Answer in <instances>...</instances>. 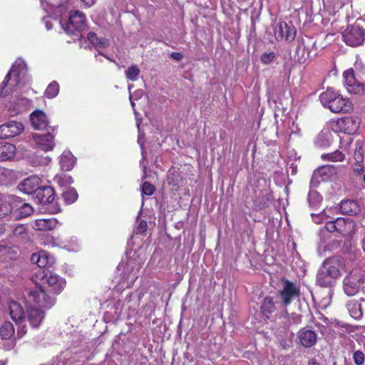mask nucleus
<instances>
[{"mask_svg": "<svg viewBox=\"0 0 365 365\" xmlns=\"http://www.w3.org/2000/svg\"><path fill=\"white\" fill-rule=\"evenodd\" d=\"M345 262L339 256H334L327 259L317 275V283L323 287H329L333 285L334 281L339 278L344 269Z\"/></svg>", "mask_w": 365, "mask_h": 365, "instance_id": "1", "label": "nucleus"}, {"mask_svg": "<svg viewBox=\"0 0 365 365\" xmlns=\"http://www.w3.org/2000/svg\"><path fill=\"white\" fill-rule=\"evenodd\" d=\"M325 229L329 232H336L344 237H348L355 232L356 225L349 218L338 217L335 220L327 222Z\"/></svg>", "mask_w": 365, "mask_h": 365, "instance_id": "2", "label": "nucleus"}, {"mask_svg": "<svg viewBox=\"0 0 365 365\" xmlns=\"http://www.w3.org/2000/svg\"><path fill=\"white\" fill-rule=\"evenodd\" d=\"M364 282L365 276L359 270L353 269L344 279V291L348 296H353L359 292Z\"/></svg>", "mask_w": 365, "mask_h": 365, "instance_id": "3", "label": "nucleus"}, {"mask_svg": "<svg viewBox=\"0 0 365 365\" xmlns=\"http://www.w3.org/2000/svg\"><path fill=\"white\" fill-rule=\"evenodd\" d=\"M344 42L351 46L362 44L365 38V31L358 25L348 26L342 34Z\"/></svg>", "mask_w": 365, "mask_h": 365, "instance_id": "4", "label": "nucleus"}, {"mask_svg": "<svg viewBox=\"0 0 365 365\" xmlns=\"http://www.w3.org/2000/svg\"><path fill=\"white\" fill-rule=\"evenodd\" d=\"M28 302L34 303L39 308L49 309L54 304V299L48 297L41 287H36L27 292Z\"/></svg>", "mask_w": 365, "mask_h": 365, "instance_id": "5", "label": "nucleus"}, {"mask_svg": "<svg viewBox=\"0 0 365 365\" xmlns=\"http://www.w3.org/2000/svg\"><path fill=\"white\" fill-rule=\"evenodd\" d=\"M86 26L85 15L79 11L71 13L65 31L71 35L81 31Z\"/></svg>", "mask_w": 365, "mask_h": 365, "instance_id": "6", "label": "nucleus"}, {"mask_svg": "<svg viewBox=\"0 0 365 365\" xmlns=\"http://www.w3.org/2000/svg\"><path fill=\"white\" fill-rule=\"evenodd\" d=\"M26 71L27 68L25 62L22 59H17L2 83L3 88L7 86L12 75L14 77L13 80L14 81V86H17L21 80L26 76Z\"/></svg>", "mask_w": 365, "mask_h": 365, "instance_id": "7", "label": "nucleus"}, {"mask_svg": "<svg viewBox=\"0 0 365 365\" xmlns=\"http://www.w3.org/2000/svg\"><path fill=\"white\" fill-rule=\"evenodd\" d=\"M280 297L281 303L287 307L291 302L299 296V288L293 282L289 280H284L281 290L278 292Z\"/></svg>", "mask_w": 365, "mask_h": 365, "instance_id": "8", "label": "nucleus"}, {"mask_svg": "<svg viewBox=\"0 0 365 365\" xmlns=\"http://www.w3.org/2000/svg\"><path fill=\"white\" fill-rule=\"evenodd\" d=\"M331 128L336 132H342L349 135L356 133L358 125L352 117L339 118L331 123Z\"/></svg>", "mask_w": 365, "mask_h": 365, "instance_id": "9", "label": "nucleus"}, {"mask_svg": "<svg viewBox=\"0 0 365 365\" xmlns=\"http://www.w3.org/2000/svg\"><path fill=\"white\" fill-rule=\"evenodd\" d=\"M343 76L345 86L350 93L361 95L364 93V84L356 79L352 68L345 71Z\"/></svg>", "mask_w": 365, "mask_h": 365, "instance_id": "10", "label": "nucleus"}, {"mask_svg": "<svg viewBox=\"0 0 365 365\" xmlns=\"http://www.w3.org/2000/svg\"><path fill=\"white\" fill-rule=\"evenodd\" d=\"M42 281V284H46L51 288V290L56 293H60L65 287L66 282L63 279H60L56 274L51 272L45 273L44 271L40 272L38 276Z\"/></svg>", "mask_w": 365, "mask_h": 365, "instance_id": "11", "label": "nucleus"}, {"mask_svg": "<svg viewBox=\"0 0 365 365\" xmlns=\"http://www.w3.org/2000/svg\"><path fill=\"white\" fill-rule=\"evenodd\" d=\"M24 130L23 124L15 120L8 121L0 125V138L7 139L21 134Z\"/></svg>", "mask_w": 365, "mask_h": 365, "instance_id": "12", "label": "nucleus"}, {"mask_svg": "<svg viewBox=\"0 0 365 365\" xmlns=\"http://www.w3.org/2000/svg\"><path fill=\"white\" fill-rule=\"evenodd\" d=\"M274 36L277 41L285 39L292 41L296 36V29L292 24L289 25L284 21H280L277 25Z\"/></svg>", "mask_w": 365, "mask_h": 365, "instance_id": "13", "label": "nucleus"}, {"mask_svg": "<svg viewBox=\"0 0 365 365\" xmlns=\"http://www.w3.org/2000/svg\"><path fill=\"white\" fill-rule=\"evenodd\" d=\"M34 198L40 204H49L55 198L54 190L49 186L39 187L35 191Z\"/></svg>", "mask_w": 365, "mask_h": 365, "instance_id": "14", "label": "nucleus"}, {"mask_svg": "<svg viewBox=\"0 0 365 365\" xmlns=\"http://www.w3.org/2000/svg\"><path fill=\"white\" fill-rule=\"evenodd\" d=\"M31 122L35 130H47V131L51 130L52 132L54 130L53 128L48 126V121L47 117L42 111L34 112L31 115Z\"/></svg>", "mask_w": 365, "mask_h": 365, "instance_id": "15", "label": "nucleus"}, {"mask_svg": "<svg viewBox=\"0 0 365 365\" xmlns=\"http://www.w3.org/2000/svg\"><path fill=\"white\" fill-rule=\"evenodd\" d=\"M19 200V197L14 195L9 196L6 200L4 198L3 195L0 194V219L5 218L13 212L16 205H13L11 203L15 204Z\"/></svg>", "mask_w": 365, "mask_h": 365, "instance_id": "16", "label": "nucleus"}, {"mask_svg": "<svg viewBox=\"0 0 365 365\" xmlns=\"http://www.w3.org/2000/svg\"><path fill=\"white\" fill-rule=\"evenodd\" d=\"M34 139L38 147L43 151H48L53 148V135L50 130L45 134H34Z\"/></svg>", "mask_w": 365, "mask_h": 365, "instance_id": "17", "label": "nucleus"}, {"mask_svg": "<svg viewBox=\"0 0 365 365\" xmlns=\"http://www.w3.org/2000/svg\"><path fill=\"white\" fill-rule=\"evenodd\" d=\"M44 317V312L39 307H35L31 305L27 307V319L33 328L38 327Z\"/></svg>", "mask_w": 365, "mask_h": 365, "instance_id": "18", "label": "nucleus"}, {"mask_svg": "<svg viewBox=\"0 0 365 365\" xmlns=\"http://www.w3.org/2000/svg\"><path fill=\"white\" fill-rule=\"evenodd\" d=\"M40 178L37 176H30L19 185V189L26 194L35 195V191L39 188Z\"/></svg>", "mask_w": 365, "mask_h": 365, "instance_id": "19", "label": "nucleus"}, {"mask_svg": "<svg viewBox=\"0 0 365 365\" xmlns=\"http://www.w3.org/2000/svg\"><path fill=\"white\" fill-rule=\"evenodd\" d=\"M329 109L333 113L349 112L351 109V103L348 99L344 98L341 95L338 94L330 105Z\"/></svg>", "mask_w": 365, "mask_h": 365, "instance_id": "20", "label": "nucleus"}, {"mask_svg": "<svg viewBox=\"0 0 365 365\" xmlns=\"http://www.w3.org/2000/svg\"><path fill=\"white\" fill-rule=\"evenodd\" d=\"M298 338L300 344L307 348L313 346L317 342V334L311 329H302L298 334Z\"/></svg>", "mask_w": 365, "mask_h": 365, "instance_id": "21", "label": "nucleus"}, {"mask_svg": "<svg viewBox=\"0 0 365 365\" xmlns=\"http://www.w3.org/2000/svg\"><path fill=\"white\" fill-rule=\"evenodd\" d=\"M339 210L343 215H356L360 212L361 208L355 200H345L340 202Z\"/></svg>", "mask_w": 365, "mask_h": 365, "instance_id": "22", "label": "nucleus"}, {"mask_svg": "<svg viewBox=\"0 0 365 365\" xmlns=\"http://www.w3.org/2000/svg\"><path fill=\"white\" fill-rule=\"evenodd\" d=\"M19 198V201L16 202L15 204L11 203L13 205H16L11 214L14 213L16 219L25 218L32 214L34 209L29 203H23L19 206V204L21 203V198Z\"/></svg>", "mask_w": 365, "mask_h": 365, "instance_id": "23", "label": "nucleus"}, {"mask_svg": "<svg viewBox=\"0 0 365 365\" xmlns=\"http://www.w3.org/2000/svg\"><path fill=\"white\" fill-rule=\"evenodd\" d=\"M16 148L14 145L8 143H0V161L11 160L14 158Z\"/></svg>", "mask_w": 365, "mask_h": 365, "instance_id": "24", "label": "nucleus"}, {"mask_svg": "<svg viewBox=\"0 0 365 365\" xmlns=\"http://www.w3.org/2000/svg\"><path fill=\"white\" fill-rule=\"evenodd\" d=\"M57 221L54 218L38 219L32 223V227L36 230H51L56 227Z\"/></svg>", "mask_w": 365, "mask_h": 365, "instance_id": "25", "label": "nucleus"}, {"mask_svg": "<svg viewBox=\"0 0 365 365\" xmlns=\"http://www.w3.org/2000/svg\"><path fill=\"white\" fill-rule=\"evenodd\" d=\"M9 308L10 316L16 323H20L24 319V312L20 304L16 302H11Z\"/></svg>", "mask_w": 365, "mask_h": 365, "instance_id": "26", "label": "nucleus"}, {"mask_svg": "<svg viewBox=\"0 0 365 365\" xmlns=\"http://www.w3.org/2000/svg\"><path fill=\"white\" fill-rule=\"evenodd\" d=\"M31 261L32 263L37 264L39 267H45L52 262V259L48 257L44 252L34 253L31 255Z\"/></svg>", "mask_w": 365, "mask_h": 365, "instance_id": "27", "label": "nucleus"}, {"mask_svg": "<svg viewBox=\"0 0 365 365\" xmlns=\"http://www.w3.org/2000/svg\"><path fill=\"white\" fill-rule=\"evenodd\" d=\"M338 167L333 165H326L319 167L315 172L314 175H319L324 178V179L329 178L337 174Z\"/></svg>", "mask_w": 365, "mask_h": 365, "instance_id": "28", "label": "nucleus"}, {"mask_svg": "<svg viewBox=\"0 0 365 365\" xmlns=\"http://www.w3.org/2000/svg\"><path fill=\"white\" fill-rule=\"evenodd\" d=\"M331 143V133L328 130H322L317 135L315 144L321 148L328 147Z\"/></svg>", "mask_w": 365, "mask_h": 365, "instance_id": "29", "label": "nucleus"}, {"mask_svg": "<svg viewBox=\"0 0 365 365\" xmlns=\"http://www.w3.org/2000/svg\"><path fill=\"white\" fill-rule=\"evenodd\" d=\"M338 93H336L331 88H327L326 91L321 93L319 96V100L322 105L324 107L330 108V105H331L332 102L336 96H338Z\"/></svg>", "mask_w": 365, "mask_h": 365, "instance_id": "30", "label": "nucleus"}, {"mask_svg": "<svg viewBox=\"0 0 365 365\" xmlns=\"http://www.w3.org/2000/svg\"><path fill=\"white\" fill-rule=\"evenodd\" d=\"M60 165L62 170H71L74 165L73 155L70 152H64L60 158Z\"/></svg>", "mask_w": 365, "mask_h": 365, "instance_id": "31", "label": "nucleus"}, {"mask_svg": "<svg viewBox=\"0 0 365 365\" xmlns=\"http://www.w3.org/2000/svg\"><path fill=\"white\" fill-rule=\"evenodd\" d=\"M261 310L262 314L267 317H269V314H272L276 310L275 302L273 298L270 297H264L263 303L261 305Z\"/></svg>", "mask_w": 365, "mask_h": 365, "instance_id": "32", "label": "nucleus"}, {"mask_svg": "<svg viewBox=\"0 0 365 365\" xmlns=\"http://www.w3.org/2000/svg\"><path fill=\"white\" fill-rule=\"evenodd\" d=\"M346 307L351 314V316L354 319H359L362 317V310L361 304L355 300L349 301Z\"/></svg>", "mask_w": 365, "mask_h": 365, "instance_id": "33", "label": "nucleus"}, {"mask_svg": "<svg viewBox=\"0 0 365 365\" xmlns=\"http://www.w3.org/2000/svg\"><path fill=\"white\" fill-rule=\"evenodd\" d=\"M14 334V328L10 322H5L1 327L0 335L3 339H10Z\"/></svg>", "mask_w": 365, "mask_h": 365, "instance_id": "34", "label": "nucleus"}, {"mask_svg": "<svg viewBox=\"0 0 365 365\" xmlns=\"http://www.w3.org/2000/svg\"><path fill=\"white\" fill-rule=\"evenodd\" d=\"M321 158L323 160L332 162H342L345 159V155L341 151L336 150L331 153L323 154Z\"/></svg>", "mask_w": 365, "mask_h": 365, "instance_id": "35", "label": "nucleus"}, {"mask_svg": "<svg viewBox=\"0 0 365 365\" xmlns=\"http://www.w3.org/2000/svg\"><path fill=\"white\" fill-rule=\"evenodd\" d=\"M59 92V86L57 82H51L45 91L44 95L48 98H52L56 97Z\"/></svg>", "mask_w": 365, "mask_h": 365, "instance_id": "36", "label": "nucleus"}, {"mask_svg": "<svg viewBox=\"0 0 365 365\" xmlns=\"http://www.w3.org/2000/svg\"><path fill=\"white\" fill-rule=\"evenodd\" d=\"M140 73V68L137 65H133L128 67V68L125 72L126 78L132 81H135L138 79Z\"/></svg>", "mask_w": 365, "mask_h": 365, "instance_id": "37", "label": "nucleus"}, {"mask_svg": "<svg viewBox=\"0 0 365 365\" xmlns=\"http://www.w3.org/2000/svg\"><path fill=\"white\" fill-rule=\"evenodd\" d=\"M87 37L89 41L93 45H100L103 47L107 46L108 41L104 38H99L94 32H89Z\"/></svg>", "mask_w": 365, "mask_h": 365, "instance_id": "38", "label": "nucleus"}, {"mask_svg": "<svg viewBox=\"0 0 365 365\" xmlns=\"http://www.w3.org/2000/svg\"><path fill=\"white\" fill-rule=\"evenodd\" d=\"M308 202L310 206L317 207L322 202V197L317 191H310L308 194Z\"/></svg>", "mask_w": 365, "mask_h": 365, "instance_id": "39", "label": "nucleus"}, {"mask_svg": "<svg viewBox=\"0 0 365 365\" xmlns=\"http://www.w3.org/2000/svg\"><path fill=\"white\" fill-rule=\"evenodd\" d=\"M63 197L65 201L69 204L74 202L78 198V194L74 190H69L64 192Z\"/></svg>", "mask_w": 365, "mask_h": 365, "instance_id": "40", "label": "nucleus"}, {"mask_svg": "<svg viewBox=\"0 0 365 365\" xmlns=\"http://www.w3.org/2000/svg\"><path fill=\"white\" fill-rule=\"evenodd\" d=\"M141 192L143 195H152L155 192V187L148 182H145L141 187Z\"/></svg>", "mask_w": 365, "mask_h": 365, "instance_id": "41", "label": "nucleus"}, {"mask_svg": "<svg viewBox=\"0 0 365 365\" xmlns=\"http://www.w3.org/2000/svg\"><path fill=\"white\" fill-rule=\"evenodd\" d=\"M353 359L356 365H363L364 363L365 357L361 351H356L353 354Z\"/></svg>", "mask_w": 365, "mask_h": 365, "instance_id": "42", "label": "nucleus"}, {"mask_svg": "<svg viewBox=\"0 0 365 365\" xmlns=\"http://www.w3.org/2000/svg\"><path fill=\"white\" fill-rule=\"evenodd\" d=\"M275 57L276 56L274 52L264 53L261 56V61L264 64H269L274 60Z\"/></svg>", "mask_w": 365, "mask_h": 365, "instance_id": "43", "label": "nucleus"}, {"mask_svg": "<svg viewBox=\"0 0 365 365\" xmlns=\"http://www.w3.org/2000/svg\"><path fill=\"white\" fill-rule=\"evenodd\" d=\"M26 228L23 225H18L13 230V233L15 236H21L26 233Z\"/></svg>", "mask_w": 365, "mask_h": 365, "instance_id": "44", "label": "nucleus"}, {"mask_svg": "<svg viewBox=\"0 0 365 365\" xmlns=\"http://www.w3.org/2000/svg\"><path fill=\"white\" fill-rule=\"evenodd\" d=\"M147 227H148L147 222L144 220H142L140 222V223L137 227V232L143 234L146 231Z\"/></svg>", "mask_w": 365, "mask_h": 365, "instance_id": "45", "label": "nucleus"}, {"mask_svg": "<svg viewBox=\"0 0 365 365\" xmlns=\"http://www.w3.org/2000/svg\"><path fill=\"white\" fill-rule=\"evenodd\" d=\"M170 56L177 61H181L182 58H183V55L182 53H180V52H172L170 54Z\"/></svg>", "mask_w": 365, "mask_h": 365, "instance_id": "46", "label": "nucleus"}, {"mask_svg": "<svg viewBox=\"0 0 365 365\" xmlns=\"http://www.w3.org/2000/svg\"><path fill=\"white\" fill-rule=\"evenodd\" d=\"M6 172H7L6 169H5L2 167H0V182H2L4 180L5 175H6Z\"/></svg>", "mask_w": 365, "mask_h": 365, "instance_id": "47", "label": "nucleus"}, {"mask_svg": "<svg viewBox=\"0 0 365 365\" xmlns=\"http://www.w3.org/2000/svg\"><path fill=\"white\" fill-rule=\"evenodd\" d=\"M6 227L7 225L5 223H0V236L6 232Z\"/></svg>", "mask_w": 365, "mask_h": 365, "instance_id": "48", "label": "nucleus"}, {"mask_svg": "<svg viewBox=\"0 0 365 365\" xmlns=\"http://www.w3.org/2000/svg\"><path fill=\"white\" fill-rule=\"evenodd\" d=\"M354 170L359 173H361L364 170V167L361 164H356L355 165Z\"/></svg>", "mask_w": 365, "mask_h": 365, "instance_id": "49", "label": "nucleus"}, {"mask_svg": "<svg viewBox=\"0 0 365 365\" xmlns=\"http://www.w3.org/2000/svg\"><path fill=\"white\" fill-rule=\"evenodd\" d=\"M26 332V327L24 326L22 328H21L20 330L18 331L17 335L21 337Z\"/></svg>", "mask_w": 365, "mask_h": 365, "instance_id": "50", "label": "nucleus"}, {"mask_svg": "<svg viewBox=\"0 0 365 365\" xmlns=\"http://www.w3.org/2000/svg\"><path fill=\"white\" fill-rule=\"evenodd\" d=\"M354 158L356 160L357 162H359L360 160H362L363 157L361 153L359 151L358 153H355L354 154Z\"/></svg>", "mask_w": 365, "mask_h": 365, "instance_id": "51", "label": "nucleus"}, {"mask_svg": "<svg viewBox=\"0 0 365 365\" xmlns=\"http://www.w3.org/2000/svg\"><path fill=\"white\" fill-rule=\"evenodd\" d=\"M41 1H45L47 4L52 6H57V4L53 0H41Z\"/></svg>", "mask_w": 365, "mask_h": 365, "instance_id": "52", "label": "nucleus"}, {"mask_svg": "<svg viewBox=\"0 0 365 365\" xmlns=\"http://www.w3.org/2000/svg\"><path fill=\"white\" fill-rule=\"evenodd\" d=\"M15 341H11V342L8 343L7 345H6V349H13L14 346H15Z\"/></svg>", "mask_w": 365, "mask_h": 365, "instance_id": "53", "label": "nucleus"}, {"mask_svg": "<svg viewBox=\"0 0 365 365\" xmlns=\"http://www.w3.org/2000/svg\"><path fill=\"white\" fill-rule=\"evenodd\" d=\"M15 341H11V342L8 343L7 345H6V349H13L14 346H15Z\"/></svg>", "mask_w": 365, "mask_h": 365, "instance_id": "54", "label": "nucleus"}, {"mask_svg": "<svg viewBox=\"0 0 365 365\" xmlns=\"http://www.w3.org/2000/svg\"><path fill=\"white\" fill-rule=\"evenodd\" d=\"M86 6H91L94 4V0H81Z\"/></svg>", "mask_w": 365, "mask_h": 365, "instance_id": "55", "label": "nucleus"}, {"mask_svg": "<svg viewBox=\"0 0 365 365\" xmlns=\"http://www.w3.org/2000/svg\"><path fill=\"white\" fill-rule=\"evenodd\" d=\"M134 96H135V99H138L140 98H141V96H143V91L142 90H138L137 91Z\"/></svg>", "mask_w": 365, "mask_h": 365, "instance_id": "56", "label": "nucleus"}, {"mask_svg": "<svg viewBox=\"0 0 365 365\" xmlns=\"http://www.w3.org/2000/svg\"><path fill=\"white\" fill-rule=\"evenodd\" d=\"M308 365H319V364L317 361L315 359H312L309 361Z\"/></svg>", "mask_w": 365, "mask_h": 365, "instance_id": "57", "label": "nucleus"}, {"mask_svg": "<svg viewBox=\"0 0 365 365\" xmlns=\"http://www.w3.org/2000/svg\"><path fill=\"white\" fill-rule=\"evenodd\" d=\"M130 103H131L132 106H133V107H134L135 103H134V102L133 101V96H130Z\"/></svg>", "mask_w": 365, "mask_h": 365, "instance_id": "58", "label": "nucleus"}, {"mask_svg": "<svg viewBox=\"0 0 365 365\" xmlns=\"http://www.w3.org/2000/svg\"><path fill=\"white\" fill-rule=\"evenodd\" d=\"M63 177L65 178V180L66 181H70V180H71V177L70 176L64 175Z\"/></svg>", "mask_w": 365, "mask_h": 365, "instance_id": "59", "label": "nucleus"}, {"mask_svg": "<svg viewBox=\"0 0 365 365\" xmlns=\"http://www.w3.org/2000/svg\"><path fill=\"white\" fill-rule=\"evenodd\" d=\"M61 178L60 176H56L55 180H56V181H58V182H59Z\"/></svg>", "mask_w": 365, "mask_h": 365, "instance_id": "60", "label": "nucleus"}, {"mask_svg": "<svg viewBox=\"0 0 365 365\" xmlns=\"http://www.w3.org/2000/svg\"><path fill=\"white\" fill-rule=\"evenodd\" d=\"M363 180H364V183H365V174L363 176Z\"/></svg>", "mask_w": 365, "mask_h": 365, "instance_id": "61", "label": "nucleus"}]
</instances>
